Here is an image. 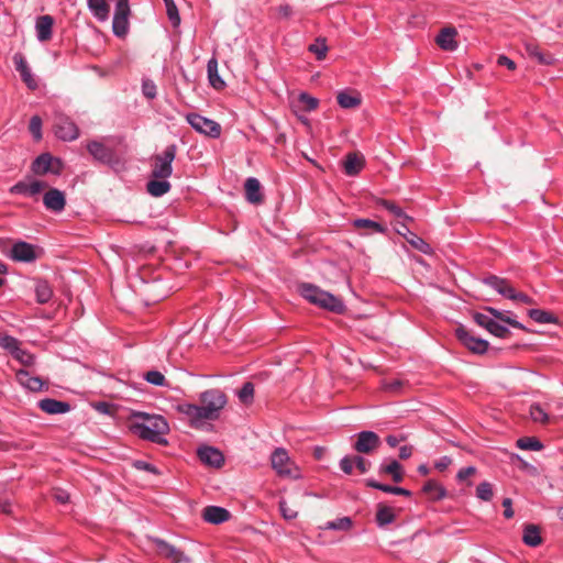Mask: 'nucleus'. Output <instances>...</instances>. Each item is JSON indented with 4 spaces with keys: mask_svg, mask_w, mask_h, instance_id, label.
I'll list each match as a JSON object with an SVG mask.
<instances>
[{
    "mask_svg": "<svg viewBox=\"0 0 563 563\" xmlns=\"http://www.w3.org/2000/svg\"><path fill=\"white\" fill-rule=\"evenodd\" d=\"M364 167L363 156L356 153H349L344 161V170L349 176L357 175Z\"/></svg>",
    "mask_w": 563,
    "mask_h": 563,
    "instance_id": "obj_27",
    "label": "nucleus"
},
{
    "mask_svg": "<svg viewBox=\"0 0 563 563\" xmlns=\"http://www.w3.org/2000/svg\"><path fill=\"white\" fill-rule=\"evenodd\" d=\"M406 231L408 232L407 242L413 246L416 250L428 254L430 252V245L420 236H418L416 233L411 232L407 225H402Z\"/></svg>",
    "mask_w": 563,
    "mask_h": 563,
    "instance_id": "obj_39",
    "label": "nucleus"
},
{
    "mask_svg": "<svg viewBox=\"0 0 563 563\" xmlns=\"http://www.w3.org/2000/svg\"><path fill=\"white\" fill-rule=\"evenodd\" d=\"M371 466V462L361 455H346L340 461L341 471L347 475L353 473L354 467L360 474H365Z\"/></svg>",
    "mask_w": 563,
    "mask_h": 563,
    "instance_id": "obj_16",
    "label": "nucleus"
},
{
    "mask_svg": "<svg viewBox=\"0 0 563 563\" xmlns=\"http://www.w3.org/2000/svg\"><path fill=\"white\" fill-rule=\"evenodd\" d=\"M279 510L282 516L286 520H292L298 516V510L296 508L290 507L284 499L279 501Z\"/></svg>",
    "mask_w": 563,
    "mask_h": 563,
    "instance_id": "obj_54",
    "label": "nucleus"
},
{
    "mask_svg": "<svg viewBox=\"0 0 563 563\" xmlns=\"http://www.w3.org/2000/svg\"><path fill=\"white\" fill-rule=\"evenodd\" d=\"M16 360H19L23 365H32L34 363V356L26 351L21 350L20 347L13 353Z\"/></svg>",
    "mask_w": 563,
    "mask_h": 563,
    "instance_id": "obj_57",
    "label": "nucleus"
},
{
    "mask_svg": "<svg viewBox=\"0 0 563 563\" xmlns=\"http://www.w3.org/2000/svg\"><path fill=\"white\" fill-rule=\"evenodd\" d=\"M231 514L225 508L219 506H207L202 510V518L205 521L213 525H220L228 521Z\"/></svg>",
    "mask_w": 563,
    "mask_h": 563,
    "instance_id": "obj_21",
    "label": "nucleus"
},
{
    "mask_svg": "<svg viewBox=\"0 0 563 563\" xmlns=\"http://www.w3.org/2000/svg\"><path fill=\"white\" fill-rule=\"evenodd\" d=\"M53 25H54V19H53V16H51L48 14L41 15L36 19V23H35L36 37L40 42H47L52 38Z\"/></svg>",
    "mask_w": 563,
    "mask_h": 563,
    "instance_id": "obj_22",
    "label": "nucleus"
},
{
    "mask_svg": "<svg viewBox=\"0 0 563 563\" xmlns=\"http://www.w3.org/2000/svg\"><path fill=\"white\" fill-rule=\"evenodd\" d=\"M484 283L494 288L498 294L506 298H508L512 289V286L506 279L495 275L486 277L484 279Z\"/></svg>",
    "mask_w": 563,
    "mask_h": 563,
    "instance_id": "obj_28",
    "label": "nucleus"
},
{
    "mask_svg": "<svg viewBox=\"0 0 563 563\" xmlns=\"http://www.w3.org/2000/svg\"><path fill=\"white\" fill-rule=\"evenodd\" d=\"M366 486L375 488V489H379L382 492L389 493V494L401 495V496H411V492L406 488L390 486L387 484H380L374 479H367Z\"/></svg>",
    "mask_w": 563,
    "mask_h": 563,
    "instance_id": "obj_35",
    "label": "nucleus"
},
{
    "mask_svg": "<svg viewBox=\"0 0 563 563\" xmlns=\"http://www.w3.org/2000/svg\"><path fill=\"white\" fill-rule=\"evenodd\" d=\"M422 490L432 500H440L446 496L445 488L433 479H429L423 485Z\"/></svg>",
    "mask_w": 563,
    "mask_h": 563,
    "instance_id": "obj_33",
    "label": "nucleus"
},
{
    "mask_svg": "<svg viewBox=\"0 0 563 563\" xmlns=\"http://www.w3.org/2000/svg\"><path fill=\"white\" fill-rule=\"evenodd\" d=\"M87 4L90 12L98 21L104 22L109 19L110 4L107 0H87ZM130 14L131 9L129 0H117L112 21V31L115 36L124 37L128 34Z\"/></svg>",
    "mask_w": 563,
    "mask_h": 563,
    "instance_id": "obj_2",
    "label": "nucleus"
},
{
    "mask_svg": "<svg viewBox=\"0 0 563 563\" xmlns=\"http://www.w3.org/2000/svg\"><path fill=\"white\" fill-rule=\"evenodd\" d=\"M530 417L534 422L540 423H549L550 422V416L545 412V410L539 405L533 404L530 407Z\"/></svg>",
    "mask_w": 563,
    "mask_h": 563,
    "instance_id": "obj_44",
    "label": "nucleus"
},
{
    "mask_svg": "<svg viewBox=\"0 0 563 563\" xmlns=\"http://www.w3.org/2000/svg\"><path fill=\"white\" fill-rule=\"evenodd\" d=\"M508 299L514 301H519L526 305H533L534 301L531 297L523 292L516 291V289L512 287L510 295L508 296Z\"/></svg>",
    "mask_w": 563,
    "mask_h": 563,
    "instance_id": "obj_56",
    "label": "nucleus"
},
{
    "mask_svg": "<svg viewBox=\"0 0 563 563\" xmlns=\"http://www.w3.org/2000/svg\"><path fill=\"white\" fill-rule=\"evenodd\" d=\"M382 444L379 437L373 431H362L353 445L354 450L361 454H371Z\"/></svg>",
    "mask_w": 563,
    "mask_h": 563,
    "instance_id": "obj_13",
    "label": "nucleus"
},
{
    "mask_svg": "<svg viewBox=\"0 0 563 563\" xmlns=\"http://www.w3.org/2000/svg\"><path fill=\"white\" fill-rule=\"evenodd\" d=\"M47 187L46 183L33 180L32 183L19 181L10 188L11 194L35 196Z\"/></svg>",
    "mask_w": 563,
    "mask_h": 563,
    "instance_id": "obj_23",
    "label": "nucleus"
},
{
    "mask_svg": "<svg viewBox=\"0 0 563 563\" xmlns=\"http://www.w3.org/2000/svg\"><path fill=\"white\" fill-rule=\"evenodd\" d=\"M517 446L521 450L540 451L543 444L534 437H523L518 439Z\"/></svg>",
    "mask_w": 563,
    "mask_h": 563,
    "instance_id": "obj_43",
    "label": "nucleus"
},
{
    "mask_svg": "<svg viewBox=\"0 0 563 563\" xmlns=\"http://www.w3.org/2000/svg\"><path fill=\"white\" fill-rule=\"evenodd\" d=\"M485 310L487 312H489L494 318H496V319H498V320H500V321H503V322H505V323H507V324H509V325H511L514 328L522 329V330L525 329V327L520 322H518L517 320L506 316L503 311H499V310H497V309H495L493 307H486Z\"/></svg>",
    "mask_w": 563,
    "mask_h": 563,
    "instance_id": "obj_42",
    "label": "nucleus"
},
{
    "mask_svg": "<svg viewBox=\"0 0 563 563\" xmlns=\"http://www.w3.org/2000/svg\"><path fill=\"white\" fill-rule=\"evenodd\" d=\"M38 408L48 415H59L68 412L70 405L66 401L45 398L38 401Z\"/></svg>",
    "mask_w": 563,
    "mask_h": 563,
    "instance_id": "obj_24",
    "label": "nucleus"
},
{
    "mask_svg": "<svg viewBox=\"0 0 563 563\" xmlns=\"http://www.w3.org/2000/svg\"><path fill=\"white\" fill-rule=\"evenodd\" d=\"M2 345L9 349L12 354L19 349V341L12 336H5L2 339Z\"/></svg>",
    "mask_w": 563,
    "mask_h": 563,
    "instance_id": "obj_60",
    "label": "nucleus"
},
{
    "mask_svg": "<svg viewBox=\"0 0 563 563\" xmlns=\"http://www.w3.org/2000/svg\"><path fill=\"white\" fill-rule=\"evenodd\" d=\"M380 205L386 209L388 210L389 212H391L396 218H399V219H404L406 221H413V219L409 216H407L400 207H398L397 205H395L394 202L391 201H388V200H382Z\"/></svg>",
    "mask_w": 563,
    "mask_h": 563,
    "instance_id": "obj_46",
    "label": "nucleus"
},
{
    "mask_svg": "<svg viewBox=\"0 0 563 563\" xmlns=\"http://www.w3.org/2000/svg\"><path fill=\"white\" fill-rule=\"evenodd\" d=\"M62 167V162L48 153L41 154L32 163V172L35 175H45L47 173L59 175Z\"/></svg>",
    "mask_w": 563,
    "mask_h": 563,
    "instance_id": "obj_12",
    "label": "nucleus"
},
{
    "mask_svg": "<svg viewBox=\"0 0 563 563\" xmlns=\"http://www.w3.org/2000/svg\"><path fill=\"white\" fill-rule=\"evenodd\" d=\"M475 473H476V468L474 466H467V467L461 468L457 473V479L465 481L466 478L474 475Z\"/></svg>",
    "mask_w": 563,
    "mask_h": 563,
    "instance_id": "obj_62",
    "label": "nucleus"
},
{
    "mask_svg": "<svg viewBox=\"0 0 563 563\" xmlns=\"http://www.w3.org/2000/svg\"><path fill=\"white\" fill-rule=\"evenodd\" d=\"M272 467L282 477L297 478L299 470L290 460L287 451L283 448L276 449L271 456Z\"/></svg>",
    "mask_w": 563,
    "mask_h": 563,
    "instance_id": "obj_6",
    "label": "nucleus"
},
{
    "mask_svg": "<svg viewBox=\"0 0 563 563\" xmlns=\"http://www.w3.org/2000/svg\"><path fill=\"white\" fill-rule=\"evenodd\" d=\"M298 102L302 110L313 111L318 108L319 101L317 98L311 97L306 92H301L298 97Z\"/></svg>",
    "mask_w": 563,
    "mask_h": 563,
    "instance_id": "obj_45",
    "label": "nucleus"
},
{
    "mask_svg": "<svg viewBox=\"0 0 563 563\" xmlns=\"http://www.w3.org/2000/svg\"><path fill=\"white\" fill-rule=\"evenodd\" d=\"M42 254V250L24 241L15 242L10 250V257L14 262L32 263Z\"/></svg>",
    "mask_w": 563,
    "mask_h": 563,
    "instance_id": "obj_9",
    "label": "nucleus"
},
{
    "mask_svg": "<svg viewBox=\"0 0 563 563\" xmlns=\"http://www.w3.org/2000/svg\"><path fill=\"white\" fill-rule=\"evenodd\" d=\"M13 62L15 65L16 71H19L22 80L30 89H36L37 82L33 77L30 67L21 53H16L13 56Z\"/></svg>",
    "mask_w": 563,
    "mask_h": 563,
    "instance_id": "obj_19",
    "label": "nucleus"
},
{
    "mask_svg": "<svg viewBox=\"0 0 563 563\" xmlns=\"http://www.w3.org/2000/svg\"><path fill=\"white\" fill-rule=\"evenodd\" d=\"M132 464L136 470L145 471V472H148V473H152L155 475L159 474V471L153 464H151L148 462H145L142 460H136Z\"/></svg>",
    "mask_w": 563,
    "mask_h": 563,
    "instance_id": "obj_59",
    "label": "nucleus"
},
{
    "mask_svg": "<svg viewBox=\"0 0 563 563\" xmlns=\"http://www.w3.org/2000/svg\"><path fill=\"white\" fill-rule=\"evenodd\" d=\"M528 316L537 323H541V324L558 323V318L553 313L545 311V310L530 309L528 311Z\"/></svg>",
    "mask_w": 563,
    "mask_h": 563,
    "instance_id": "obj_36",
    "label": "nucleus"
},
{
    "mask_svg": "<svg viewBox=\"0 0 563 563\" xmlns=\"http://www.w3.org/2000/svg\"><path fill=\"white\" fill-rule=\"evenodd\" d=\"M15 377L19 384L32 391L42 390L44 386V382L40 377L31 376L30 373L25 369L18 371L15 373Z\"/></svg>",
    "mask_w": 563,
    "mask_h": 563,
    "instance_id": "obj_26",
    "label": "nucleus"
},
{
    "mask_svg": "<svg viewBox=\"0 0 563 563\" xmlns=\"http://www.w3.org/2000/svg\"><path fill=\"white\" fill-rule=\"evenodd\" d=\"M199 400L200 405L179 404L176 407L177 411L186 416L195 428L207 420L218 419L228 401L225 394L220 389H209L201 393Z\"/></svg>",
    "mask_w": 563,
    "mask_h": 563,
    "instance_id": "obj_1",
    "label": "nucleus"
},
{
    "mask_svg": "<svg viewBox=\"0 0 563 563\" xmlns=\"http://www.w3.org/2000/svg\"><path fill=\"white\" fill-rule=\"evenodd\" d=\"M497 64L499 66L507 67L509 70L516 69V63L512 59H510L509 57H507L506 55L498 56Z\"/></svg>",
    "mask_w": 563,
    "mask_h": 563,
    "instance_id": "obj_61",
    "label": "nucleus"
},
{
    "mask_svg": "<svg viewBox=\"0 0 563 563\" xmlns=\"http://www.w3.org/2000/svg\"><path fill=\"white\" fill-rule=\"evenodd\" d=\"M87 151L99 163L115 166L120 162L115 151L101 141H89Z\"/></svg>",
    "mask_w": 563,
    "mask_h": 563,
    "instance_id": "obj_7",
    "label": "nucleus"
},
{
    "mask_svg": "<svg viewBox=\"0 0 563 563\" xmlns=\"http://www.w3.org/2000/svg\"><path fill=\"white\" fill-rule=\"evenodd\" d=\"M144 378L146 382L155 386L166 385L165 376L158 371H148L147 373H145Z\"/></svg>",
    "mask_w": 563,
    "mask_h": 563,
    "instance_id": "obj_52",
    "label": "nucleus"
},
{
    "mask_svg": "<svg viewBox=\"0 0 563 563\" xmlns=\"http://www.w3.org/2000/svg\"><path fill=\"white\" fill-rule=\"evenodd\" d=\"M54 130L56 136L63 141H74L79 135V129L76 123L63 113L55 115Z\"/></svg>",
    "mask_w": 563,
    "mask_h": 563,
    "instance_id": "obj_10",
    "label": "nucleus"
},
{
    "mask_svg": "<svg viewBox=\"0 0 563 563\" xmlns=\"http://www.w3.org/2000/svg\"><path fill=\"white\" fill-rule=\"evenodd\" d=\"M394 508L380 503L377 505L376 522L379 527L391 523L395 520Z\"/></svg>",
    "mask_w": 563,
    "mask_h": 563,
    "instance_id": "obj_32",
    "label": "nucleus"
},
{
    "mask_svg": "<svg viewBox=\"0 0 563 563\" xmlns=\"http://www.w3.org/2000/svg\"><path fill=\"white\" fill-rule=\"evenodd\" d=\"M455 335L457 340L473 353L484 354L488 350V342L474 336L464 325H459L455 329Z\"/></svg>",
    "mask_w": 563,
    "mask_h": 563,
    "instance_id": "obj_11",
    "label": "nucleus"
},
{
    "mask_svg": "<svg viewBox=\"0 0 563 563\" xmlns=\"http://www.w3.org/2000/svg\"><path fill=\"white\" fill-rule=\"evenodd\" d=\"M353 225L357 230H363L365 232H379L383 233L385 228L373 220L369 219H356L353 221Z\"/></svg>",
    "mask_w": 563,
    "mask_h": 563,
    "instance_id": "obj_38",
    "label": "nucleus"
},
{
    "mask_svg": "<svg viewBox=\"0 0 563 563\" xmlns=\"http://www.w3.org/2000/svg\"><path fill=\"white\" fill-rule=\"evenodd\" d=\"M36 300L40 303H46L53 296V290L46 280H37L35 286Z\"/></svg>",
    "mask_w": 563,
    "mask_h": 563,
    "instance_id": "obj_37",
    "label": "nucleus"
},
{
    "mask_svg": "<svg viewBox=\"0 0 563 563\" xmlns=\"http://www.w3.org/2000/svg\"><path fill=\"white\" fill-rule=\"evenodd\" d=\"M142 91L147 99H154L156 97V85L150 79L143 80Z\"/></svg>",
    "mask_w": 563,
    "mask_h": 563,
    "instance_id": "obj_58",
    "label": "nucleus"
},
{
    "mask_svg": "<svg viewBox=\"0 0 563 563\" xmlns=\"http://www.w3.org/2000/svg\"><path fill=\"white\" fill-rule=\"evenodd\" d=\"M246 200L253 205H260L264 200L258 179L250 177L244 184Z\"/></svg>",
    "mask_w": 563,
    "mask_h": 563,
    "instance_id": "obj_25",
    "label": "nucleus"
},
{
    "mask_svg": "<svg viewBox=\"0 0 563 563\" xmlns=\"http://www.w3.org/2000/svg\"><path fill=\"white\" fill-rule=\"evenodd\" d=\"M528 52L531 56L536 57L541 64H551L553 57L549 54H543L538 47H528Z\"/></svg>",
    "mask_w": 563,
    "mask_h": 563,
    "instance_id": "obj_55",
    "label": "nucleus"
},
{
    "mask_svg": "<svg viewBox=\"0 0 563 563\" xmlns=\"http://www.w3.org/2000/svg\"><path fill=\"white\" fill-rule=\"evenodd\" d=\"M522 540L529 547H538L542 543L540 529L536 525H527L523 529Z\"/></svg>",
    "mask_w": 563,
    "mask_h": 563,
    "instance_id": "obj_31",
    "label": "nucleus"
},
{
    "mask_svg": "<svg viewBox=\"0 0 563 563\" xmlns=\"http://www.w3.org/2000/svg\"><path fill=\"white\" fill-rule=\"evenodd\" d=\"M187 122L197 132L217 139L221 134V125L208 118H205L198 113H189L186 115Z\"/></svg>",
    "mask_w": 563,
    "mask_h": 563,
    "instance_id": "obj_8",
    "label": "nucleus"
},
{
    "mask_svg": "<svg viewBox=\"0 0 563 563\" xmlns=\"http://www.w3.org/2000/svg\"><path fill=\"white\" fill-rule=\"evenodd\" d=\"M177 146L168 145L162 153L152 157L151 176L156 179H167L173 174V162L176 157Z\"/></svg>",
    "mask_w": 563,
    "mask_h": 563,
    "instance_id": "obj_5",
    "label": "nucleus"
},
{
    "mask_svg": "<svg viewBox=\"0 0 563 563\" xmlns=\"http://www.w3.org/2000/svg\"><path fill=\"white\" fill-rule=\"evenodd\" d=\"M353 526L352 519L350 517H342L332 521H328L323 529L327 530H341L349 531Z\"/></svg>",
    "mask_w": 563,
    "mask_h": 563,
    "instance_id": "obj_41",
    "label": "nucleus"
},
{
    "mask_svg": "<svg viewBox=\"0 0 563 563\" xmlns=\"http://www.w3.org/2000/svg\"><path fill=\"white\" fill-rule=\"evenodd\" d=\"M135 421L131 423V430L143 440L157 444H167L164 435L169 431L167 421L162 416L135 412Z\"/></svg>",
    "mask_w": 563,
    "mask_h": 563,
    "instance_id": "obj_3",
    "label": "nucleus"
},
{
    "mask_svg": "<svg viewBox=\"0 0 563 563\" xmlns=\"http://www.w3.org/2000/svg\"><path fill=\"white\" fill-rule=\"evenodd\" d=\"M198 456L203 464L209 466L221 467L224 463V457L221 451L212 446L198 449Z\"/></svg>",
    "mask_w": 563,
    "mask_h": 563,
    "instance_id": "obj_20",
    "label": "nucleus"
},
{
    "mask_svg": "<svg viewBox=\"0 0 563 563\" xmlns=\"http://www.w3.org/2000/svg\"><path fill=\"white\" fill-rule=\"evenodd\" d=\"M404 386V382L401 379L395 378L390 380H383L382 382V389L388 393L397 394L400 391V389Z\"/></svg>",
    "mask_w": 563,
    "mask_h": 563,
    "instance_id": "obj_53",
    "label": "nucleus"
},
{
    "mask_svg": "<svg viewBox=\"0 0 563 563\" xmlns=\"http://www.w3.org/2000/svg\"><path fill=\"white\" fill-rule=\"evenodd\" d=\"M238 395L241 402L245 405L251 404L254 397V385L250 382L245 383Z\"/></svg>",
    "mask_w": 563,
    "mask_h": 563,
    "instance_id": "obj_48",
    "label": "nucleus"
},
{
    "mask_svg": "<svg viewBox=\"0 0 563 563\" xmlns=\"http://www.w3.org/2000/svg\"><path fill=\"white\" fill-rule=\"evenodd\" d=\"M338 103L344 109H353L360 106L361 99L356 95L342 91L338 95Z\"/></svg>",
    "mask_w": 563,
    "mask_h": 563,
    "instance_id": "obj_40",
    "label": "nucleus"
},
{
    "mask_svg": "<svg viewBox=\"0 0 563 563\" xmlns=\"http://www.w3.org/2000/svg\"><path fill=\"white\" fill-rule=\"evenodd\" d=\"M29 130L36 141L42 139V119L38 115L31 118Z\"/></svg>",
    "mask_w": 563,
    "mask_h": 563,
    "instance_id": "obj_51",
    "label": "nucleus"
},
{
    "mask_svg": "<svg viewBox=\"0 0 563 563\" xmlns=\"http://www.w3.org/2000/svg\"><path fill=\"white\" fill-rule=\"evenodd\" d=\"M309 51L316 55L318 60L324 59L328 52L325 41L317 40L316 43L309 45Z\"/></svg>",
    "mask_w": 563,
    "mask_h": 563,
    "instance_id": "obj_50",
    "label": "nucleus"
},
{
    "mask_svg": "<svg viewBox=\"0 0 563 563\" xmlns=\"http://www.w3.org/2000/svg\"><path fill=\"white\" fill-rule=\"evenodd\" d=\"M300 295L310 303L334 313H342L345 310L344 302L336 296L321 289L313 284H301L299 286Z\"/></svg>",
    "mask_w": 563,
    "mask_h": 563,
    "instance_id": "obj_4",
    "label": "nucleus"
},
{
    "mask_svg": "<svg viewBox=\"0 0 563 563\" xmlns=\"http://www.w3.org/2000/svg\"><path fill=\"white\" fill-rule=\"evenodd\" d=\"M43 203L46 209L54 212H60L64 210L66 205L65 195L63 191L52 188L45 192Z\"/></svg>",
    "mask_w": 563,
    "mask_h": 563,
    "instance_id": "obj_17",
    "label": "nucleus"
},
{
    "mask_svg": "<svg viewBox=\"0 0 563 563\" xmlns=\"http://www.w3.org/2000/svg\"><path fill=\"white\" fill-rule=\"evenodd\" d=\"M279 16L288 19L292 14V8L289 4H282L277 9Z\"/></svg>",
    "mask_w": 563,
    "mask_h": 563,
    "instance_id": "obj_64",
    "label": "nucleus"
},
{
    "mask_svg": "<svg viewBox=\"0 0 563 563\" xmlns=\"http://www.w3.org/2000/svg\"><path fill=\"white\" fill-rule=\"evenodd\" d=\"M457 31L455 27H443L435 37L438 46L448 52H453L457 48L456 41Z\"/></svg>",
    "mask_w": 563,
    "mask_h": 563,
    "instance_id": "obj_18",
    "label": "nucleus"
},
{
    "mask_svg": "<svg viewBox=\"0 0 563 563\" xmlns=\"http://www.w3.org/2000/svg\"><path fill=\"white\" fill-rule=\"evenodd\" d=\"M493 486L488 482H483L476 487V496L477 498L489 501L493 498Z\"/></svg>",
    "mask_w": 563,
    "mask_h": 563,
    "instance_id": "obj_47",
    "label": "nucleus"
},
{
    "mask_svg": "<svg viewBox=\"0 0 563 563\" xmlns=\"http://www.w3.org/2000/svg\"><path fill=\"white\" fill-rule=\"evenodd\" d=\"M474 321L482 328H485L489 333L497 338H507L510 331L505 325L500 324L489 316L476 312L473 316Z\"/></svg>",
    "mask_w": 563,
    "mask_h": 563,
    "instance_id": "obj_15",
    "label": "nucleus"
},
{
    "mask_svg": "<svg viewBox=\"0 0 563 563\" xmlns=\"http://www.w3.org/2000/svg\"><path fill=\"white\" fill-rule=\"evenodd\" d=\"M207 71H208V79H209L210 85L217 90L223 89L225 86V82L222 80V78L220 77V75L218 73L217 58L212 57L211 59L208 60Z\"/></svg>",
    "mask_w": 563,
    "mask_h": 563,
    "instance_id": "obj_29",
    "label": "nucleus"
},
{
    "mask_svg": "<svg viewBox=\"0 0 563 563\" xmlns=\"http://www.w3.org/2000/svg\"><path fill=\"white\" fill-rule=\"evenodd\" d=\"M379 473L390 475L395 483H400L404 479L402 466L395 460L387 465H380Z\"/></svg>",
    "mask_w": 563,
    "mask_h": 563,
    "instance_id": "obj_34",
    "label": "nucleus"
},
{
    "mask_svg": "<svg viewBox=\"0 0 563 563\" xmlns=\"http://www.w3.org/2000/svg\"><path fill=\"white\" fill-rule=\"evenodd\" d=\"M166 7V12L168 15V19L170 20L172 24L174 26H178L180 23V18L178 14L177 7L174 2V0H163Z\"/></svg>",
    "mask_w": 563,
    "mask_h": 563,
    "instance_id": "obj_49",
    "label": "nucleus"
},
{
    "mask_svg": "<svg viewBox=\"0 0 563 563\" xmlns=\"http://www.w3.org/2000/svg\"><path fill=\"white\" fill-rule=\"evenodd\" d=\"M172 188V185L166 179L153 178L146 184V189L153 197H162L167 194Z\"/></svg>",
    "mask_w": 563,
    "mask_h": 563,
    "instance_id": "obj_30",
    "label": "nucleus"
},
{
    "mask_svg": "<svg viewBox=\"0 0 563 563\" xmlns=\"http://www.w3.org/2000/svg\"><path fill=\"white\" fill-rule=\"evenodd\" d=\"M153 542L156 545V551H157L158 555L164 559L169 560L170 563H180V562L188 563L190 561L179 549L167 543L166 541L156 538V539H153Z\"/></svg>",
    "mask_w": 563,
    "mask_h": 563,
    "instance_id": "obj_14",
    "label": "nucleus"
},
{
    "mask_svg": "<svg viewBox=\"0 0 563 563\" xmlns=\"http://www.w3.org/2000/svg\"><path fill=\"white\" fill-rule=\"evenodd\" d=\"M503 506L505 508L504 510V516L507 518V519H510L514 517V510H512V503H511V499L510 498H505L503 500Z\"/></svg>",
    "mask_w": 563,
    "mask_h": 563,
    "instance_id": "obj_63",
    "label": "nucleus"
}]
</instances>
